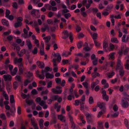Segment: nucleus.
Returning a JSON list of instances; mask_svg holds the SVG:
<instances>
[{"label":"nucleus","instance_id":"12","mask_svg":"<svg viewBox=\"0 0 129 129\" xmlns=\"http://www.w3.org/2000/svg\"><path fill=\"white\" fill-rule=\"evenodd\" d=\"M54 56L57 57V60L59 62H60V61L61 60V58L59 53H57L54 54Z\"/></svg>","mask_w":129,"mask_h":129},{"label":"nucleus","instance_id":"13","mask_svg":"<svg viewBox=\"0 0 129 129\" xmlns=\"http://www.w3.org/2000/svg\"><path fill=\"white\" fill-rule=\"evenodd\" d=\"M2 24L4 25H5L7 26H8L9 25L8 21L5 19H2Z\"/></svg>","mask_w":129,"mask_h":129},{"label":"nucleus","instance_id":"24","mask_svg":"<svg viewBox=\"0 0 129 129\" xmlns=\"http://www.w3.org/2000/svg\"><path fill=\"white\" fill-rule=\"evenodd\" d=\"M89 10L90 11H92L93 13H96L98 11V10L97 9L95 8H90L89 9Z\"/></svg>","mask_w":129,"mask_h":129},{"label":"nucleus","instance_id":"50","mask_svg":"<svg viewBox=\"0 0 129 129\" xmlns=\"http://www.w3.org/2000/svg\"><path fill=\"white\" fill-rule=\"evenodd\" d=\"M129 50V49L128 48H125L124 51V55H126L128 53Z\"/></svg>","mask_w":129,"mask_h":129},{"label":"nucleus","instance_id":"31","mask_svg":"<svg viewBox=\"0 0 129 129\" xmlns=\"http://www.w3.org/2000/svg\"><path fill=\"white\" fill-rule=\"evenodd\" d=\"M63 15H64L66 18L68 19L69 17L71 16V15L69 13L63 14Z\"/></svg>","mask_w":129,"mask_h":129},{"label":"nucleus","instance_id":"4","mask_svg":"<svg viewBox=\"0 0 129 129\" xmlns=\"http://www.w3.org/2000/svg\"><path fill=\"white\" fill-rule=\"evenodd\" d=\"M68 116L70 118V120L71 122V128L73 129H74L75 128V125L73 121V117L71 115L70 113H69Z\"/></svg>","mask_w":129,"mask_h":129},{"label":"nucleus","instance_id":"6","mask_svg":"<svg viewBox=\"0 0 129 129\" xmlns=\"http://www.w3.org/2000/svg\"><path fill=\"white\" fill-rule=\"evenodd\" d=\"M105 104L104 103H100V104H98L97 105L98 106L100 109H103L102 110L103 111V112H105V111L106 109L105 107Z\"/></svg>","mask_w":129,"mask_h":129},{"label":"nucleus","instance_id":"55","mask_svg":"<svg viewBox=\"0 0 129 129\" xmlns=\"http://www.w3.org/2000/svg\"><path fill=\"white\" fill-rule=\"evenodd\" d=\"M115 54V53L113 52V53H111L109 55L110 56V58L111 59H113V58H114V55Z\"/></svg>","mask_w":129,"mask_h":129},{"label":"nucleus","instance_id":"44","mask_svg":"<svg viewBox=\"0 0 129 129\" xmlns=\"http://www.w3.org/2000/svg\"><path fill=\"white\" fill-rule=\"evenodd\" d=\"M119 113L118 112L115 113L113 114H112L111 115V117L112 118L118 116Z\"/></svg>","mask_w":129,"mask_h":129},{"label":"nucleus","instance_id":"1","mask_svg":"<svg viewBox=\"0 0 129 129\" xmlns=\"http://www.w3.org/2000/svg\"><path fill=\"white\" fill-rule=\"evenodd\" d=\"M9 69L10 72L12 76H14L17 73L18 71L17 68V67L15 68L13 71V66L11 64H9Z\"/></svg>","mask_w":129,"mask_h":129},{"label":"nucleus","instance_id":"9","mask_svg":"<svg viewBox=\"0 0 129 129\" xmlns=\"http://www.w3.org/2000/svg\"><path fill=\"white\" fill-rule=\"evenodd\" d=\"M122 107L124 108H126L129 105V104L126 101H125L123 98H122Z\"/></svg>","mask_w":129,"mask_h":129},{"label":"nucleus","instance_id":"41","mask_svg":"<svg viewBox=\"0 0 129 129\" xmlns=\"http://www.w3.org/2000/svg\"><path fill=\"white\" fill-rule=\"evenodd\" d=\"M83 44V42L80 41L77 44V47L79 49H80L81 48Z\"/></svg>","mask_w":129,"mask_h":129},{"label":"nucleus","instance_id":"40","mask_svg":"<svg viewBox=\"0 0 129 129\" xmlns=\"http://www.w3.org/2000/svg\"><path fill=\"white\" fill-rule=\"evenodd\" d=\"M38 51V49L37 47H35L33 50L32 51V53L34 54H37Z\"/></svg>","mask_w":129,"mask_h":129},{"label":"nucleus","instance_id":"51","mask_svg":"<svg viewBox=\"0 0 129 129\" xmlns=\"http://www.w3.org/2000/svg\"><path fill=\"white\" fill-rule=\"evenodd\" d=\"M10 11L9 10L7 9L5 13L6 17H8V16H9V15L10 14Z\"/></svg>","mask_w":129,"mask_h":129},{"label":"nucleus","instance_id":"22","mask_svg":"<svg viewBox=\"0 0 129 129\" xmlns=\"http://www.w3.org/2000/svg\"><path fill=\"white\" fill-rule=\"evenodd\" d=\"M10 103L11 104L14 103L15 102V101L14 100V98L13 95H10Z\"/></svg>","mask_w":129,"mask_h":129},{"label":"nucleus","instance_id":"35","mask_svg":"<svg viewBox=\"0 0 129 129\" xmlns=\"http://www.w3.org/2000/svg\"><path fill=\"white\" fill-rule=\"evenodd\" d=\"M99 129H103V123L102 122H98Z\"/></svg>","mask_w":129,"mask_h":129},{"label":"nucleus","instance_id":"5","mask_svg":"<svg viewBox=\"0 0 129 129\" xmlns=\"http://www.w3.org/2000/svg\"><path fill=\"white\" fill-rule=\"evenodd\" d=\"M120 69H123L122 66L121 65V61L119 59H118L117 62V65L116 70L117 71Z\"/></svg>","mask_w":129,"mask_h":129},{"label":"nucleus","instance_id":"49","mask_svg":"<svg viewBox=\"0 0 129 129\" xmlns=\"http://www.w3.org/2000/svg\"><path fill=\"white\" fill-rule=\"evenodd\" d=\"M15 79L18 81H21V77L20 76H16L15 77Z\"/></svg>","mask_w":129,"mask_h":129},{"label":"nucleus","instance_id":"63","mask_svg":"<svg viewBox=\"0 0 129 129\" xmlns=\"http://www.w3.org/2000/svg\"><path fill=\"white\" fill-rule=\"evenodd\" d=\"M52 82L51 81H50L48 83L47 87L48 88H49L51 87H52Z\"/></svg>","mask_w":129,"mask_h":129},{"label":"nucleus","instance_id":"28","mask_svg":"<svg viewBox=\"0 0 129 129\" xmlns=\"http://www.w3.org/2000/svg\"><path fill=\"white\" fill-rule=\"evenodd\" d=\"M26 103H27L28 105H30L32 104L33 103V100H29L28 98H27L25 100Z\"/></svg>","mask_w":129,"mask_h":129},{"label":"nucleus","instance_id":"17","mask_svg":"<svg viewBox=\"0 0 129 129\" xmlns=\"http://www.w3.org/2000/svg\"><path fill=\"white\" fill-rule=\"evenodd\" d=\"M55 108H57V112H59L60 110V109L61 108V106L58 105V104L57 103H56L54 105Z\"/></svg>","mask_w":129,"mask_h":129},{"label":"nucleus","instance_id":"10","mask_svg":"<svg viewBox=\"0 0 129 129\" xmlns=\"http://www.w3.org/2000/svg\"><path fill=\"white\" fill-rule=\"evenodd\" d=\"M37 63L38 67L40 68L43 69L45 67L44 63L43 62L38 61L37 62Z\"/></svg>","mask_w":129,"mask_h":129},{"label":"nucleus","instance_id":"20","mask_svg":"<svg viewBox=\"0 0 129 129\" xmlns=\"http://www.w3.org/2000/svg\"><path fill=\"white\" fill-rule=\"evenodd\" d=\"M45 76L46 78H52L54 77V75L53 74H50L49 73H46Z\"/></svg>","mask_w":129,"mask_h":129},{"label":"nucleus","instance_id":"47","mask_svg":"<svg viewBox=\"0 0 129 129\" xmlns=\"http://www.w3.org/2000/svg\"><path fill=\"white\" fill-rule=\"evenodd\" d=\"M84 87L86 89L88 88V84L86 82H83L82 83Z\"/></svg>","mask_w":129,"mask_h":129},{"label":"nucleus","instance_id":"59","mask_svg":"<svg viewBox=\"0 0 129 129\" xmlns=\"http://www.w3.org/2000/svg\"><path fill=\"white\" fill-rule=\"evenodd\" d=\"M103 48H106L108 47V44L106 42H104L103 43Z\"/></svg>","mask_w":129,"mask_h":129},{"label":"nucleus","instance_id":"16","mask_svg":"<svg viewBox=\"0 0 129 129\" xmlns=\"http://www.w3.org/2000/svg\"><path fill=\"white\" fill-rule=\"evenodd\" d=\"M90 34L93 39L94 40V41L96 40V39H97L98 37V34L97 33H94L92 34V33H90Z\"/></svg>","mask_w":129,"mask_h":129},{"label":"nucleus","instance_id":"62","mask_svg":"<svg viewBox=\"0 0 129 129\" xmlns=\"http://www.w3.org/2000/svg\"><path fill=\"white\" fill-rule=\"evenodd\" d=\"M50 2H51V4L52 6L53 7L56 6V3L54 1H51Z\"/></svg>","mask_w":129,"mask_h":129},{"label":"nucleus","instance_id":"32","mask_svg":"<svg viewBox=\"0 0 129 129\" xmlns=\"http://www.w3.org/2000/svg\"><path fill=\"white\" fill-rule=\"evenodd\" d=\"M92 76L93 78H95L96 76H100V74L98 73H93L92 74Z\"/></svg>","mask_w":129,"mask_h":129},{"label":"nucleus","instance_id":"48","mask_svg":"<svg viewBox=\"0 0 129 129\" xmlns=\"http://www.w3.org/2000/svg\"><path fill=\"white\" fill-rule=\"evenodd\" d=\"M91 59L92 60H95V59H98V58H96V56L94 54H92L91 56Z\"/></svg>","mask_w":129,"mask_h":129},{"label":"nucleus","instance_id":"64","mask_svg":"<svg viewBox=\"0 0 129 129\" xmlns=\"http://www.w3.org/2000/svg\"><path fill=\"white\" fill-rule=\"evenodd\" d=\"M46 102L43 100H42L41 101V102L39 104L42 106H43L46 103Z\"/></svg>","mask_w":129,"mask_h":129},{"label":"nucleus","instance_id":"8","mask_svg":"<svg viewBox=\"0 0 129 129\" xmlns=\"http://www.w3.org/2000/svg\"><path fill=\"white\" fill-rule=\"evenodd\" d=\"M19 67V72L20 74H22L23 73L24 67L22 63H20L18 64Z\"/></svg>","mask_w":129,"mask_h":129},{"label":"nucleus","instance_id":"36","mask_svg":"<svg viewBox=\"0 0 129 129\" xmlns=\"http://www.w3.org/2000/svg\"><path fill=\"white\" fill-rule=\"evenodd\" d=\"M12 6L15 9H17L18 8V6L17 3L16 2L12 3Z\"/></svg>","mask_w":129,"mask_h":129},{"label":"nucleus","instance_id":"25","mask_svg":"<svg viewBox=\"0 0 129 129\" xmlns=\"http://www.w3.org/2000/svg\"><path fill=\"white\" fill-rule=\"evenodd\" d=\"M45 40V42L46 43L49 42V41L51 39V37L50 36H48L46 37H44L43 38Z\"/></svg>","mask_w":129,"mask_h":129},{"label":"nucleus","instance_id":"27","mask_svg":"<svg viewBox=\"0 0 129 129\" xmlns=\"http://www.w3.org/2000/svg\"><path fill=\"white\" fill-rule=\"evenodd\" d=\"M44 73H42V74L39 75V74H38L37 73V75L38 76V77L41 79H43L45 77V76L44 75Z\"/></svg>","mask_w":129,"mask_h":129},{"label":"nucleus","instance_id":"2","mask_svg":"<svg viewBox=\"0 0 129 129\" xmlns=\"http://www.w3.org/2000/svg\"><path fill=\"white\" fill-rule=\"evenodd\" d=\"M23 18L21 17H18L17 19V22L14 24V26L16 28L21 26L22 25V21Z\"/></svg>","mask_w":129,"mask_h":129},{"label":"nucleus","instance_id":"26","mask_svg":"<svg viewBox=\"0 0 129 129\" xmlns=\"http://www.w3.org/2000/svg\"><path fill=\"white\" fill-rule=\"evenodd\" d=\"M71 54V53L70 52H63L62 55V56H64L66 57H68L69 55H70Z\"/></svg>","mask_w":129,"mask_h":129},{"label":"nucleus","instance_id":"58","mask_svg":"<svg viewBox=\"0 0 129 129\" xmlns=\"http://www.w3.org/2000/svg\"><path fill=\"white\" fill-rule=\"evenodd\" d=\"M8 18L9 19L11 20H12L14 19V16L12 15H10L8 16V17H6Z\"/></svg>","mask_w":129,"mask_h":129},{"label":"nucleus","instance_id":"19","mask_svg":"<svg viewBox=\"0 0 129 129\" xmlns=\"http://www.w3.org/2000/svg\"><path fill=\"white\" fill-rule=\"evenodd\" d=\"M58 118L62 122H65L66 121L65 118L63 116L58 115Z\"/></svg>","mask_w":129,"mask_h":129},{"label":"nucleus","instance_id":"56","mask_svg":"<svg viewBox=\"0 0 129 129\" xmlns=\"http://www.w3.org/2000/svg\"><path fill=\"white\" fill-rule=\"evenodd\" d=\"M98 60L97 59H95V60H94L92 61V63H93V64L94 66H96L97 65L98 63Z\"/></svg>","mask_w":129,"mask_h":129},{"label":"nucleus","instance_id":"61","mask_svg":"<svg viewBox=\"0 0 129 129\" xmlns=\"http://www.w3.org/2000/svg\"><path fill=\"white\" fill-rule=\"evenodd\" d=\"M58 95H55L53 96H52V98L54 100H56L58 98Z\"/></svg>","mask_w":129,"mask_h":129},{"label":"nucleus","instance_id":"18","mask_svg":"<svg viewBox=\"0 0 129 129\" xmlns=\"http://www.w3.org/2000/svg\"><path fill=\"white\" fill-rule=\"evenodd\" d=\"M113 7V5L112 4L108 5L106 7L105 10L109 11L111 10Z\"/></svg>","mask_w":129,"mask_h":129},{"label":"nucleus","instance_id":"38","mask_svg":"<svg viewBox=\"0 0 129 129\" xmlns=\"http://www.w3.org/2000/svg\"><path fill=\"white\" fill-rule=\"evenodd\" d=\"M56 83L57 84H60L61 82V79L59 78H57L55 79Z\"/></svg>","mask_w":129,"mask_h":129},{"label":"nucleus","instance_id":"54","mask_svg":"<svg viewBox=\"0 0 129 129\" xmlns=\"http://www.w3.org/2000/svg\"><path fill=\"white\" fill-rule=\"evenodd\" d=\"M83 49L85 50L86 51H90L91 49L88 46L85 47L83 48Z\"/></svg>","mask_w":129,"mask_h":129},{"label":"nucleus","instance_id":"29","mask_svg":"<svg viewBox=\"0 0 129 129\" xmlns=\"http://www.w3.org/2000/svg\"><path fill=\"white\" fill-rule=\"evenodd\" d=\"M0 117L3 120H5L6 119V117L4 114H1L0 115Z\"/></svg>","mask_w":129,"mask_h":129},{"label":"nucleus","instance_id":"52","mask_svg":"<svg viewBox=\"0 0 129 129\" xmlns=\"http://www.w3.org/2000/svg\"><path fill=\"white\" fill-rule=\"evenodd\" d=\"M94 41L95 46L96 47H99L100 46V44L96 40H94Z\"/></svg>","mask_w":129,"mask_h":129},{"label":"nucleus","instance_id":"45","mask_svg":"<svg viewBox=\"0 0 129 129\" xmlns=\"http://www.w3.org/2000/svg\"><path fill=\"white\" fill-rule=\"evenodd\" d=\"M89 103L90 104H92L93 103V98L92 96L90 97L89 100Z\"/></svg>","mask_w":129,"mask_h":129},{"label":"nucleus","instance_id":"39","mask_svg":"<svg viewBox=\"0 0 129 129\" xmlns=\"http://www.w3.org/2000/svg\"><path fill=\"white\" fill-rule=\"evenodd\" d=\"M122 69H120V70L119 71V75L122 77L123 76L124 72V71Z\"/></svg>","mask_w":129,"mask_h":129},{"label":"nucleus","instance_id":"42","mask_svg":"<svg viewBox=\"0 0 129 129\" xmlns=\"http://www.w3.org/2000/svg\"><path fill=\"white\" fill-rule=\"evenodd\" d=\"M31 93L33 95H35L37 94H38V92L36 89H34L32 90Z\"/></svg>","mask_w":129,"mask_h":129},{"label":"nucleus","instance_id":"60","mask_svg":"<svg viewBox=\"0 0 129 129\" xmlns=\"http://www.w3.org/2000/svg\"><path fill=\"white\" fill-rule=\"evenodd\" d=\"M84 36V35L82 33H80L78 35V38L80 39L83 37Z\"/></svg>","mask_w":129,"mask_h":129},{"label":"nucleus","instance_id":"46","mask_svg":"<svg viewBox=\"0 0 129 129\" xmlns=\"http://www.w3.org/2000/svg\"><path fill=\"white\" fill-rule=\"evenodd\" d=\"M30 81L29 80H28L27 79H26L25 80L24 82V86H26L28 83H30Z\"/></svg>","mask_w":129,"mask_h":129},{"label":"nucleus","instance_id":"7","mask_svg":"<svg viewBox=\"0 0 129 129\" xmlns=\"http://www.w3.org/2000/svg\"><path fill=\"white\" fill-rule=\"evenodd\" d=\"M3 78L5 81H10L11 80L12 77L10 75H4Z\"/></svg>","mask_w":129,"mask_h":129},{"label":"nucleus","instance_id":"57","mask_svg":"<svg viewBox=\"0 0 129 129\" xmlns=\"http://www.w3.org/2000/svg\"><path fill=\"white\" fill-rule=\"evenodd\" d=\"M13 39V37L11 35L7 37V39L9 41H11Z\"/></svg>","mask_w":129,"mask_h":129},{"label":"nucleus","instance_id":"43","mask_svg":"<svg viewBox=\"0 0 129 129\" xmlns=\"http://www.w3.org/2000/svg\"><path fill=\"white\" fill-rule=\"evenodd\" d=\"M69 38L71 42H72L73 40V35L71 32H70L69 34Z\"/></svg>","mask_w":129,"mask_h":129},{"label":"nucleus","instance_id":"23","mask_svg":"<svg viewBox=\"0 0 129 129\" xmlns=\"http://www.w3.org/2000/svg\"><path fill=\"white\" fill-rule=\"evenodd\" d=\"M98 84V83L95 82H93L91 85V87L92 90H93L95 86Z\"/></svg>","mask_w":129,"mask_h":129},{"label":"nucleus","instance_id":"37","mask_svg":"<svg viewBox=\"0 0 129 129\" xmlns=\"http://www.w3.org/2000/svg\"><path fill=\"white\" fill-rule=\"evenodd\" d=\"M36 10L35 9H32L31 11V14L34 16H36Z\"/></svg>","mask_w":129,"mask_h":129},{"label":"nucleus","instance_id":"15","mask_svg":"<svg viewBox=\"0 0 129 129\" xmlns=\"http://www.w3.org/2000/svg\"><path fill=\"white\" fill-rule=\"evenodd\" d=\"M52 70L51 68H50L49 67H47L45 68L44 70H42L41 72L42 73H44L45 72H47L49 71H51Z\"/></svg>","mask_w":129,"mask_h":129},{"label":"nucleus","instance_id":"14","mask_svg":"<svg viewBox=\"0 0 129 129\" xmlns=\"http://www.w3.org/2000/svg\"><path fill=\"white\" fill-rule=\"evenodd\" d=\"M126 36V35L124 34L123 35L122 38V42H126L128 41V39H129V37H127L126 39H125Z\"/></svg>","mask_w":129,"mask_h":129},{"label":"nucleus","instance_id":"30","mask_svg":"<svg viewBox=\"0 0 129 129\" xmlns=\"http://www.w3.org/2000/svg\"><path fill=\"white\" fill-rule=\"evenodd\" d=\"M111 41L112 42L115 43H118V41L117 38H113L111 39Z\"/></svg>","mask_w":129,"mask_h":129},{"label":"nucleus","instance_id":"21","mask_svg":"<svg viewBox=\"0 0 129 129\" xmlns=\"http://www.w3.org/2000/svg\"><path fill=\"white\" fill-rule=\"evenodd\" d=\"M44 122L43 120L42 119H41L39 121V125L41 129H42L43 127V123Z\"/></svg>","mask_w":129,"mask_h":129},{"label":"nucleus","instance_id":"33","mask_svg":"<svg viewBox=\"0 0 129 129\" xmlns=\"http://www.w3.org/2000/svg\"><path fill=\"white\" fill-rule=\"evenodd\" d=\"M18 83L17 81L14 82L13 84V87L15 89H16L18 86Z\"/></svg>","mask_w":129,"mask_h":129},{"label":"nucleus","instance_id":"34","mask_svg":"<svg viewBox=\"0 0 129 129\" xmlns=\"http://www.w3.org/2000/svg\"><path fill=\"white\" fill-rule=\"evenodd\" d=\"M6 115L8 117H10V115L12 116H14L15 115L14 113H11L10 114V112L9 111H7L6 113Z\"/></svg>","mask_w":129,"mask_h":129},{"label":"nucleus","instance_id":"11","mask_svg":"<svg viewBox=\"0 0 129 129\" xmlns=\"http://www.w3.org/2000/svg\"><path fill=\"white\" fill-rule=\"evenodd\" d=\"M26 44L27 45L29 49H30L32 47V45L30 40L29 39L27 40L26 41Z\"/></svg>","mask_w":129,"mask_h":129},{"label":"nucleus","instance_id":"53","mask_svg":"<svg viewBox=\"0 0 129 129\" xmlns=\"http://www.w3.org/2000/svg\"><path fill=\"white\" fill-rule=\"evenodd\" d=\"M118 107L117 105L115 104V105L113 108V109L115 111H116L118 110Z\"/></svg>","mask_w":129,"mask_h":129},{"label":"nucleus","instance_id":"3","mask_svg":"<svg viewBox=\"0 0 129 129\" xmlns=\"http://www.w3.org/2000/svg\"><path fill=\"white\" fill-rule=\"evenodd\" d=\"M56 88H53L51 89L52 92L56 94H60L61 93L62 90L61 89L62 87L59 86H56Z\"/></svg>","mask_w":129,"mask_h":129}]
</instances>
